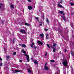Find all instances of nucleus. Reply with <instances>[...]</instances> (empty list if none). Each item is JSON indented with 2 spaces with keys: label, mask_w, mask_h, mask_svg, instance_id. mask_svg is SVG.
Here are the masks:
<instances>
[{
  "label": "nucleus",
  "mask_w": 74,
  "mask_h": 74,
  "mask_svg": "<svg viewBox=\"0 0 74 74\" xmlns=\"http://www.w3.org/2000/svg\"><path fill=\"white\" fill-rule=\"evenodd\" d=\"M59 33H60V30L58 31Z\"/></svg>",
  "instance_id": "51"
},
{
  "label": "nucleus",
  "mask_w": 74,
  "mask_h": 74,
  "mask_svg": "<svg viewBox=\"0 0 74 74\" xmlns=\"http://www.w3.org/2000/svg\"><path fill=\"white\" fill-rule=\"evenodd\" d=\"M25 56H26L27 58L26 59L27 60L28 62H30V60H29V55L27 54H25Z\"/></svg>",
  "instance_id": "2"
},
{
  "label": "nucleus",
  "mask_w": 74,
  "mask_h": 74,
  "mask_svg": "<svg viewBox=\"0 0 74 74\" xmlns=\"http://www.w3.org/2000/svg\"><path fill=\"white\" fill-rule=\"evenodd\" d=\"M22 47L26 48V45H25L24 44H23V45H22Z\"/></svg>",
  "instance_id": "15"
},
{
  "label": "nucleus",
  "mask_w": 74,
  "mask_h": 74,
  "mask_svg": "<svg viewBox=\"0 0 74 74\" xmlns=\"http://www.w3.org/2000/svg\"><path fill=\"white\" fill-rule=\"evenodd\" d=\"M62 17L63 19H64V21H66V19L65 18V16H63Z\"/></svg>",
  "instance_id": "17"
},
{
  "label": "nucleus",
  "mask_w": 74,
  "mask_h": 74,
  "mask_svg": "<svg viewBox=\"0 0 74 74\" xmlns=\"http://www.w3.org/2000/svg\"><path fill=\"white\" fill-rule=\"evenodd\" d=\"M71 5H74V3H71Z\"/></svg>",
  "instance_id": "29"
},
{
  "label": "nucleus",
  "mask_w": 74,
  "mask_h": 74,
  "mask_svg": "<svg viewBox=\"0 0 74 74\" xmlns=\"http://www.w3.org/2000/svg\"><path fill=\"white\" fill-rule=\"evenodd\" d=\"M50 62H55V60H50Z\"/></svg>",
  "instance_id": "26"
},
{
  "label": "nucleus",
  "mask_w": 74,
  "mask_h": 74,
  "mask_svg": "<svg viewBox=\"0 0 74 74\" xmlns=\"http://www.w3.org/2000/svg\"><path fill=\"white\" fill-rule=\"evenodd\" d=\"M71 43H72V45H73V44H74V43L73 42H71Z\"/></svg>",
  "instance_id": "44"
},
{
  "label": "nucleus",
  "mask_w": 74,
  "mask_h": 74,
  "mask_svg": "<svg viewBox=\"0 0 74 74\" xmlns=\"http://www.w3.org/2000/svg\"><path fill=\"white\" fill-rule=\"evenodd\" d=\"M36 48H37V47H36V46H34V49H36Z\"/></svg>",
  "instance_id": "33"
},
{
  "label": "nucleus",
  "mask_w": 74,
  "mask_h": 74,
  "mask_svg": "<svg viewBox=\"0 0 74 74\" xmlns=\"http://www.w3.org/2000/svg\"><path fill=\"white\" fill-rule=\"evenodd\" d=\"M66 52H67V50H66V49H65V51H64L65 53H66Z\"/></svg>",
  "instance_id": "38"
},
{
  "label": "nucleus",
  "mask_w": 74,
  "mask_h": 74,
  "mask_svg": "<svg viewBox=\"0 0 74 74\" xmlns=\"http://www.w3.org/2000/svg\"><path fill=\"white\" fill-rule=\"evenodd\" d=\"M2 65H3V64H2V63H0V66H2Z\"/></svg>",
  "instance_id": "34"
},
{
  "label": "nucleus",
  "mask_w": 74,
  "mask_h": 74,
  "mask_svg": "<svg viewBox=\"0 0 74 74\" xmlns=\"http://www.w3.org/2000/svg\"><path fill=\"white\" fill-rule=\"evenodd\" d=\"M44 19H45L44 18H43V19H44Z\"/></svg>",
  "instance_id": "54"
},
{
  "label": "nucleus",
  "mask_w": 74,
  "mask_h": 74,
  "mask_svg": "<svg viewBox=\"0 0 74 74\" xmlns=\"http://www.w3.org/2000/svg\"><path fill=\"white\" fill-rule=\"evenodd\" d=\"M19 62L20 63H22V60H20Z\"/></svg>",
  "instance_id": "42"
},
{
  "label": "nucleus",
  "mask_w": 74,
  "mask_h": 74,
  "mask_svg": "<svg viewBox=\"0 0 74 74\" xmlns=\"http://www.w3.org/2000/svg\"><path fill=\"white\" fill-rule=\"evenodd\" d=\"M46 39H47V40H48V36H46Z\"/></svg>",
  "instance_id": "41"
},
{
  "label": "nucleus",
  "mask_w": 74,
  "mask_h": 74,
  "mask_svg": "<svg viewBox=\"0 0 74 74\" xmlns=\"http://www.w3.org/2000/svg\"><path fill=\"white\" fill-rule=\"evenodd\" d=\"M58 7H61V8H64L63 6H62V5L60 4H58Z\"/></svg>",
  "instance_id": "16"
},
{
  "label": "nucleus",
  "mask_w": 74,
  "mask_h": 74,
  "mask_svg": "<svg viewBox=\"0 0 74 74\" xmlns=\"http://www.w3.org/2000/svg\"><path fill=\"white\" fill-rule=\"evenodd\" d=\"M34 63L35 64H37L38 63V61L36 60H35L34 61Z\"/></svg>",
  "instance_id": "8"
},
{
  "label": "nucleus",
  "mask_w": 74,
  "mask_h": 74,
  "mask_svg": "<svg viewBox=\"0 0 74 74\" xmlns=\"http://www.w3.org/2000/svg\"><path fill=\"white\" fill-rule=\"evenodd\" d=\"M1 22L2 24H3V23H4V22L3 21L1 20Z\"/></svg>",
  "instance_id": "27"
},
{
  "label": "nucleus",
  "mask_w": 74,
  "mask_h": 74,
  "mask_svg": "<svg viewBox=\"0 0 74 74\" xmlns=\"http://www.w3.org/2000/svg\"><path fill=\"white\" fill-rule=\"evenodd\" d=\"M22 51H24V49H22Z\"/></svg>",
  "instance_id": "49"
},
{
  "label": "nucleus",
  "mask_w": 74,
  "mask_h": 74,
  "mask_svg": "<svg viewBox=\"0 0 74 74\" xmlns=\"http://www.w3.org/2000/svg\"><path fill=\"white\" fill-rule=\"evenodd\" d=\"M31 47L32 48H33V45H31Z\"/></svg>",
  "instance_id": "40"
},
{
  "label": "nucleus",
  "mask_w": 74,
  "mask_h": 74,
  "mask_svg": "<svg viewBox=\"0 0 74 74\" xmlns=\"http://www.w3.org/2000/svg\"><path fill=\"white\" fill-rule=\"evenodd\" d=\"M21 25H25V22H23L21 23Z\"/></svg>",
  "instance_id": "28"
},
{
  "label": "nucleus",
  "mask_w": 74,
  "mask_h": 74,
  "mask_svg": "<svg viewBox=\"0 0 74 74\" xmlns=\"http://www.w3.org/2000/svg\"><path fill=\"white\" fill-rule=\"evenodd\" d=\"M47 63H46L45 65V67H46L47 66L46 65H47Z\"/></svg>",
  "instance_id": "36"
},
{
  "label": "nucleus",
  "mask_w": 74,
  "mask_h": 74,
  "mask_svg": "<svg viewBox=\"0 0 74 74\" xmlns=\"http://www.w3.org/2000/svg\"><path fill=\"white\" fill-rule=\"evenodd\" d=\"M6 58L7 59H8L10 58V56H6Z\"/></svg>",
  "instance_id": "30"
},
{
  "label": "nucleus",
  "mask_w": 74,
  "mask_h": 74,
  "mask_svg": "<svg viewBox=\"0 0 74 74\" xmlns=\"http://www.w3.org/2000/svg\"><path fill=\"white\" fill-rule=\"evenodd\" d=\"M39 36L41 37V38H43V37H44V35L43 34H40Z\"/></svg>",
  "instance_id": "5"
},
{
  "label": "nucleus",
  "mask_w": 74,
  "mask_h": 74,
  "mask_svg": "<svg viewBox=\"0 0 74 74\" xmlns=\"http://www.w3.org/2000/svg\"><path fill=\"white\" fill-rule=\"evenodd\" d=\"M62 14H63V16H64V15H65V14L64 13H63Z\"/></svg>",
  "instance_id": "47"
},
{
  "label": "nucleus",
  "mask_w": 74,
  "mask_h": 74,
  "mask_svg": "<svg viewBox=\"0 0 74 74\" xmlns=\"http://www.w3.org/2000/svg\"><path fill=\"white\" fill-rule=\"evenodd\" d=\"M28 9H29V10H31V9H33V8L32 6H28Z\"/></svg>",
  "instance_id": "9"
},
{
  "label": "nucleus",
  "mask_w": 74,
  "mask_h": 74,
  "mask_svg": "<svg viewBox=\"0 0 74 74\" xmlns=\"http://www.w3.org/2000/svg\"><path fill=\"white\" fill-rule=\"evenodd\" d=\"M45 31H47V30H48V29L45 28Z\"/></svg>",
  "instance_id": "39"
},
{
  "label": "nucleus",
  "mask_w": 74,
  "mask_h": 74,
  "mask_svg": "<svg viewBox=\"0 0 74 74\" xmlns=\"http://www.w3.org/2000/svg\"><path fill=\"white\" fill-rule=\"evenodd\" d=\"M35 18L36 19V20H38V17H35Z\"/></svg>",
  "instance_id": "32"
},
{
  "label": "nucleus",
  "mask_w": 74,
  "mask_h": 74,
  "mask_svg": "<svg viewBox=\"0 0 74 74\" xmlns=\"http://www.w3.org/2000/svg\"><path fill=\"white\" fill-rule=\"evenodd\" d=\"M20 33H22V34L25 33V34H26V31L25 30L21 29L20 30Z\"/></svg>",
  "instance_id": "3"
},
{
  "label": "nucleus",
  "mask_w": 74,
  "mask_h": 74,
  "mask_svg": "<svg viewBox=\"0 0 74 74\" xmlns=\"http://www.w3.org/2000/svg\"><path fill=\"white\" fill-rule=\"evenodd\" d=\"M33 61L34 60H33Z\"/></svg>",
  "instance_id": "55"
},
{
  "label": "nucleus",
  "mask_w": 74,
  "mask_h": 74,
  "mask_svg": "<svg viewBox=\"0 0 74 74\" xmlns=\"http://www.w3.org/2000/svg\"><path fill=\"white\" fill-rule=\"evenodd\" d=\"M53 47H51V48H55V45H57L55 43H53Z\"/></svg>",
  "instance_id": "7"
},
{
  "label": "nucleus",
  "mask_w": 74,
  "mask_h": 74,
  "mask_svg": "<svg viewBox=\"0 0 74 74\" xmlns=\"http://www.w3.org/2000/svg\"><path fill=\"white\" fill-rule=\"evenodd\" d=\"M47 54H48V53H46L45 54V56H47Z\"/></svg>",
  "instance_id": "37"
},
{
  "label": "nucleus",
  "mask_w": 74,
  "mask_h": 74,
  "mask_svg": "<svg viewBox=\"0 0 74 74\" xmlns=\"http://www.w3.org/2000/svg\"><path fill=\"white\" fill-rule=\"evenodd\" d=\"M47 23H49V20H48V18L47 19Z\"/></svg>",
  "instance_id": "23"
},
{
  "label": "nucleus",
  "mask_w": 74,
  "mask_h": 74,
  "mask_svg": "<svg viewBox=\"0 0 74 74\" xmlns=\"http://www.w3.org/2000/svg\"><path fill=\"white\" fill-rule=\"evenodd\" d=\"M40 23H41L42 24V22H40Z\"/></svg>",
  "instance_id": "50"
},
{
  "label": "nucleus",
  "mask_w": 74,
  "mask_h": 74,
  "mask_svg": "<svg viewBox=\"0 0 74 74\" xmlns=\"http://www.w3.org/2000/svg\"><path fill=\"white\" fill-rule=\"evenodd\" d=\"M62 64L64 66H66V67L67 66V61L64 60L63 61Z\"/></svg>",
  "instance_id": "1"
},
{
  "label": "nucleus",
  "mask_w": 74,
  "mask_h": 74,
  "mask_svg": "<svg viewBox=\"0 0 74 74\" xmlns=\"http://www.w3.org/2000/svg\"><path fill=\"white\" fill-rule=\"evenodd\" d=\"M31 59L32 60H33V58H31Z\"/></svg>",
  "instance_id": "53"
},
{
  "label": "nucleus",
  "mask_w": 74,
  "mask_h": 74,
  "mask_svg": "<svg viewBox=\"0 0 74 74\" xmlns=\"http://www.w3.org/2000/svg\"><path fill=\"white\" fill-rule=\"evenodd\" d=\"M49 35V34H46V36H48Z\"/></svg>",
  "instance_id": "43"
},
{
  "label": "nucleus",
  "mask_w": 74,
  "mask_h": 74,
  "mask_svg": "<svg viewBox=\"0 0 74 74\" xmlns=\"http://www.w3.org/2000/svg\"><path fill=\"white\" fill-rule=\"evenodd\" d=\"M10 41L11 42L13 43V44H14L15 43V38H13V40L12 41V40L11 39H10Z\"/></svg>",
  "instance_id": "4"
},
{
  "label": "nucleus",
  "mask_w": 74,
  "mask_h": 74,
  "mask_svg": "<svg viewBox=\"0 0 74 74\" xmlns=\"http://www.w3.org/2000/svg\"><path fill=\"white\" fill-rule=\"evenodd\" d=\"M63 2H64V1H62L61 0L60 1V2H58V4H60V3H63Z\"/></svg>",
  "instance_id": "18"
},
{
  "label": "nucleus",
  "mask_w": 74,
  "mask_h": 74,
  "mask_svg": "<svg viewBox=\"0 0 74 74\" xmlns=\"http://www.w3.org/2000/svg\"><path fill=\"white\" fill-rule=\"evenodd\" d=\"M37 42H38V44H40V45H42V42H41L40 41H38Z\"/></svg>",
  "instance_id": "6"
},
{
  "label": "nucleus",
  "mask_w": 74,
  "mask_h": 74,
  "mask_svg": "<svg viewBox=\"0 0 74 74\" xmlns=\"http://www.w3.org/2000/svg\"><path fill=\"white\" fill-rule=\"evenodd\" d=\"M44 68L46 70H49V68L48 67H47V66H45Z\"/></svg>",
  "instance_id": "12"
},
{
  "label": "nucleus",
  "mask_w": 74,
  "mask_h": 74,
  "mask_svg": "<svg viewBox=\"0 0 74 74\" xmlns=\"http://www.w3.org/2000/svg\"><path fill=\"white\" fill-rule=\"evenodd\" d=\"M71 26H72V25L73 26V25H72V24H71Z\"/></svg>",
  "instance_id": "52"
},
{
  "label": "nucleus",
  "mask_w": 74,
  "mask_h": 74,
  "mask_svg": "<svg viewBox=\"0 0 74 74\" xmlns=\"http://www.w3.org/2000/svg\"><path fill=\"white\" fill-rule=\"evenodd\" d=\"M58 13H59V14H63V11H60L58 12Z\"/></svg>",
  "instance_id": "14"
},
{
  "label": "nucleus",
  "mask_w": 74,
  "mask_h": 74,
  "mask_svg": "<svg viewBox=\"0 0 74 74\" xmlns=\"http://www.w3.org/2000/svg\"><path fill=\"white\" fill-rule=\"evenodd\" d=\"M16 54V52H15L14 53H13V55H15Z\"/></svg>",
  "instance_id": "25"
},
{
  "label": "nucleus",
  "mask_w": 74,
  "mask_h": 74,
  "mask_svg": "<svg viewBox=\"0 0 74 74\" xmlns=\"http://www.w3.org/2000/svg\"><path fill=\"white\" fill-rule=\"evenodd\" d=\"M39 25L40 26H42V24H39Z\"/></svg>",
  "instance_id": "48"
},
{
  "label": "nucleus",
  "mask_w": 74,
  "mask_h": 74,
  "mask_svg": "<svg viewBox=\"0 0 74 74\" xmlns=\"http://www.w3.org/2000/svg\"><path fill=\"white\" fill-rule=\"evenodd\" d=\"M15 71L16 73H21V71L18 70H15Z\"/></svg>",
  "instance_id": "13"
},
{
  "label": "nucleus",
  "mask_w": 74,
  "mask_h": 74,
  "mask_svg": "<svg viewBox=\"0 0 74 74\" xmlns=\"http://www.w3.org/2000/svg\"><path fill=\"white\" fill-rule=\"evenodd\" d=\"M3 59H2V58H0V60H2Z\"/></svg>",
  "instance_id": "45"
},
{
  "label": "nucleus",
  "mask_w": 74,
  "mask_h": 74,
  "mask_svg": "<svg viewBox=\"0 0 74 74\" xmlns=\"http://www.w3.org/2000/svg\"><path fill=\"white\" fill-rule=\"evenodd\" d=\"M27 70L29 73H32V71L30 70V69H29L28 68L27 69Z\"/></svg>",
  "instance_id": "10"
},
{
  "label": "nucleus",
  "mask_w": 74,
  "mask_h": 74,
  "mask_svg": "<svg viewBox=\"0 0 74 74\" xmlns=\"http://www.w3.org/2000/svg\"><path fill=\"white\" fill-rule=\"evenodd\" d=\"M47 46L49 48H50V46H49V44H47Z\"/></svg>",
  "instance_id": "24"
},
{
  "label": "nucleus",
  "mask_w": 74,
  "mask_h": 74,
  "mask_svg": "<svg viewBox=\"0 0 74 74\" xmlns=\"http://www.w3.org/2000/svg\"><path fill=\"white\" fill-rule=\"evenodd\" d=\"M32 45H34V43L32 42Z\"/></svg>",
  "instance_id": "46"
},
{
  "label": "nucleus",
  "mask_w": 74,
  "mask_h": 74,
  "mask_svg": "<svg viewBox=\"0 0 74 74\" xmlns=\"http://www.w3.org/2000/svg\"><path fill=\"white\" fill-rule=\"evenodd\" d=\"M71 55H72L73 56H74V51H71Z\"/></svg>",
  "instance_id": "11"
},
{
  "label": "nucleus",
  "mask_w": 74,
  "mask_h": 74,
  "mask_svg": "<svg viewBox=\"0 0 74 74\" xmlns=\"http://www.w3.org/2000/svg\"><path fill=\"white\" fill-rule=\"evenodd\" d=\"M52 49H53V52H55L56 51V49L54 47V48H52Z\"/></svg>",
  "instance_id": "20"
},
{
  "label": "nucleus",
  "mask_w": 74,
  "mask_h": 74,
  "mask_svg": "<svg viewBox=\"0 0 74 74\" xmlns=\"http://www.w3.org/2000/svg\"><path fill=\"white\" fill-rule=\"evenodd\" d=\"M26 53V51H23V53H24L25 54V53Z\"/></svg>",
  "instance_id": "31"
},
{
  "label": "nucleus",
  "mask_w": 74,
  "mask_h": 74,
  "mask_svg": "<svg viewBox=\"0 0 74 74\" xmlns=\"http://www.w3.org/2000/svg\"><path fill=\"white\" fill-rule=\"evenodd\" d=\"M25 26H29V25L27 23H25Z\"/></svg>",
  "instance_id": "21"
},
{
  "label": "nucleus",
  "mask_w": 74,
  "mask_h": 74,
  "mask_svg": "<svg viewBox=\"0 0 74 74\" xmlns=\"http://www.w3.org/2000/svg\"><path fill=\"white\" fill-rule=\"evenodd\" d=\"M3 5V3L0 4V10L1 8V7H2V5Z\"/></svg>",
  "instance_id": "19"
},
{
  "label": "nucleus",
  "mask_w": 74,
  "mask_h": 74,
  "mask_svg": "<svg viewBox=\"0 0 74 74\" xmlns=\"http://www.w3.org/2000/svg\"><path fill=\"white\" fill-rule=\"evenodd\" d=\"M32 74H33V73Z\"/></svg>",
  "instance_id": "56"
},
{
  "label": "nucleus",
  "mask_w": 74,
  "mask_h": 74,
  "mask_svg": "<svg viewBox=\"0 0 74 74\" xmlns=\"http://www.w3.org/2000/svg\"><path fill=\"white\" fill-rule=\"evenodd\" d=\"M27 1L28 2H31V1H32L31 0H27Z\"/></svg>",
  "instance_id": "35"
},
{
  "label": "nucleus",
  "mask_w": 74,
  "mask_h": 74,
  "mask_svg": "<svg viewBox=\"0 0 74 74\" xmlns=\"http://www.w3.org/2000/svg\"><path fill=\"white\" fill-rule=\"evenodd\" d=\"M10 6L12 8H14V6L12 5V4H11L10 5Z\"/></svg>",
  "instance_id": "22"
}]
</instances>
